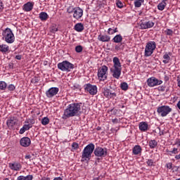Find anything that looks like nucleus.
I'll use <instances>...</instances> for the list:
<instances>
[{
    "label": "nucleus",
    "instance_id": "f257e3e1",
    "mask_svg": "<svg viewBox=\"0 0 180 180\" xmlns=\"http://www.w3.org/2000/svg\"><path fill=\"white\" fill-rule=\"evenodd\" d=\"M81 112V103H74L70 104L64 110L63 119H68V117H74Z\"/></svg>",
    "mask_w": 180,
    "mask_h": 180
},
{
    "label": "nucleus",
    "instance_id": "f03ea898",
    "mask_svg": "<svg viewBox=\"0 0 180 180\" xmlns=\"http://www.w3.org/2000/svg\"><path fill=\"white\" fill-rule=\"evenodd\" d=\"M112 63L113 66L110 69V71L112 74V77L119 79V78H120V75H122V63H120V60L117 57L113 58Z\"/></svg>",
    "mask_w": 180,
    "mask_h": 180
},
{
    "label": "nucleus",
    "instance_id": "7ed1b4c3",
    "mask_svg": "<svg viewBox=\"0 0 180 180\" xmlns=\"http://www.w3.org/2000/svg\"><path fill=\"white\" fill-rule=\"evenodd\" d=\"M3 40L7 42L8 44H12L15 42V34L10 28H6L2 32Z\"/></svg>",
    "mask_w": 180,
    "mask_h": 180
},
{
    "label": "nucleus",
    "instance_id": "20e7f679",
    "mask_svg": "<svg viewBox=\"0 0 180 180\" xmlns=\"http://www.w3.org/2000/svg\"><path fill=\"white\" fill-rule=\"evenodd\" d=\"M94 150L95 145H94V143H89L84 148L82 154V158L84 160H90Z\"/></svg>",
    "mask_w": 180,
    "mask_h": 180
},
{
    "label": "nucleus",
    "instance_id": "39448f33",
    "mask_svg": "<svg viewBox=\"0 0 180 180\" xmlns=\"http://www.w3.org/2000/svg\"><path fill=\"white\" fill-rule=\"evenodd\" d=\"M157 49V44L154 41H148L145 47V57H150L154 53V51Z\"/></svg>",
    "mask_w": 180,
    "mask_h": 180
},
{
    "label": "nucleus",
    "instance_id": "423d86ee",
    "mask_svg": "<svg viewBox=\"0 0 180 180\" xmlns=\"http://www.w3.org/2000/svg\"><path fill=\"white\" fill-rule=\"evenodd\" d=\"M58 70H60V71L70 72V71L74 70V64L68 60H64L58 64Z\"/></svg>",
    "mask_w": 180,
    "mask_h": 180
},
{
    "label": "nucleus",
    "instance_id": "0eeeda50",
    "mask_svg": "<svg viewBox=\"0 0 180 180\" xmlns=\"http://www.w3.org/2000/svg\"><path fill=\"white\" fill-rule=\"evenodd\" d=\"M157 112L158 115L162 116V117H165V116L169 115V113L172 112V108L168 105H162L158 108Z\"/></svg>",
    "mask_w": 180,
    "mask_h": 180
},
{
    "label": "nucleus",
    "instance_id": "6e6552de",
    "mask_svg": "<svg viewBox=\"0 0 180 180\" xmlns=\"http://www.w3.org/2000/svg\"><path fill=\"white\" fill-rule=\"evenodd\" d=\"M108 66L103 65L101 66L98 71V78L100 81H105L108 78Z\"/></svg>",
    "mask_w": 180,
    "mask_h": 180
},
{
    "label": "nucleus",
    "instance_id": "1a4fd4ad",
    "mask_svg": "<svg viewBox=\"0 0 180 180\" xmlns=\"http://www.w3.org/2000/svg\"><path fill=\"white\" fill-rule=\"evenodd\" d=\"M84 90L86 92H89L90 95L94 96L98 94V87L96 85H92L89 83L84 85Z\"/></svg>",
    "mask_w": 180,
    "mask_h": 180
},
{
    "label": "nucleus",
    "instance_id": "9d476101",
    "mask_svg": "<svg viewBox=\"0 0 180 180\" xmlns=\"http://www.w3.org/2000/svg\"><path fill=\"white\" fill-rule=\"evenodd\" d=\"M103 94L108 99H115L117 94L116 93L108 88H103L102 89Z\"/></svg>",
    "mask_w": 180,
    "mask_h": 180
},
{
    "label": "nucleus",
    "instance_id": "9b49d317",
    "mask_svg": "<svg viewBox=\"0 0 180 180\" xmlns=\"http://www.w3.org/2000/svg\"><path fill=\"white\" fill-rule=\"evenodd\" d=\"M94 155L96 157H106L108 155V148L97 147L94 150Z\"/></svg>",
    "mask_w": 180,
    "mask_h": 180
},
{
    "label": "nucleus",
    "instance_id": "f8f14e48",
    "mask_svg": "<svg viewBox=\"0 0 180 180\" xmlns=\"http://www.w3.org/2000/svg\"><path fill=\"white\" fill-rule=\"evenodd\" d=\"M161 84H162V80H159L155 77H152L147 79L148 86H150V87L157 86L158 85H161Z\"/></svg>",
    "mask_w": 180,
    "mask_h": 180
},
{
    "label": "nucleus",
    "instance_id": "ddd939ff",
    "mask_svg": "<svg viewBox=\"0 0 180 180\" xmlns=\"http://www.w3.org/2000/svg\"><path fill=\"white\" fill-rule=\"evenodd\" d=\"M60 89L58 87H51L48 91H46V96L47 98H53L58 94Z\"/></svg>",
    "mask_w": 180,
    "mask_h": 180
},
{
    "label": "nucleus",
    "instance_id": "4468645a",
    "mask_svg": "<svg viewBox=\"0 0 180 180\" xmlns=\"http://www.w3.org/2000/svg\"><path fill=\"white\" fill-rule=\"evenodd\" d=\"M8 168H10L11 171H20V169H22V164L19 162H13L8 163Z\"/></svg>",
    "mask_w": 180,
    "mask_h": 180
},
{
    "label": "nucleus",
    "instance_id": "2eb2a0df",
    "mask_svg": "<svg viewBox=\"0 0 180 180\" xmlns=\"http://www.w3.org/2000/svg\"><path fill=\"white\" fill-rule=\"evenodd\" d=\"M84 15V10L79 7H75V12L73 13V18L77 20L81 19Z\"/></svg>",
    "mask_w": 180,
    "mask_h": 180
},
{
    "label": "nucleus",
    "instance_id": "dca6fc26",
    "mask_svg": "<svg viewBox=\"0 0 180 180\" xmlns=\"http://www.w3.org/2000/svg\"><path fill=\"white\" fill-rule=\"evenodd\" d=\"M6 124L9 129H12L13 127L18 124V118H16V117H11L7 120Z\"/></svg>",
    "mask_w": 180,
    "mask_h": 180
},
{
    "label": "nucleus",
    "instance_id": "f3484780",
    "mask_svg": "<svg viewBox=\"0 0 180 180\" xmlns=\"http://www.w3.org/2000/svg\"><path fill=\"white\" fill-rule=\"evenodd\" d=\"M154 22L153 21H148V22H143L140 24V27L142 30L146 29H151V27H154Z\"/></svg>",
    "mask_w": 180,
    "mask_h": 180
},
{
    "label": "nucleus",
    "instance_id": "a211bd4d",
    "mask_svg": "<svg viewBox=\"0 0 180 180\" xmlns=\"http://www.w3.org/2000/svg\"><path fill=\"white\" fill-rule=\"evenodd\" d=\"M32 143L30 141V138L29 137H23L20 140V144L22 147H29Z\"/></svg>",
    "mask_w": 180,
    "mask_h": 180
},
{
    "label": "nucleus",
    "instance_id": "6ab92c4d",
    "mask_svg": "<svg viewBox=\"0 0 180 180\" xmlns=\"http://www.w3.org/2000/svg\"><path fill=\"white\" fill-rule=\"evenodd\" d=\"M33 6H34V3L28 1L27 4L23 6V11L25 12H30L32 9H33Z\"/></svg>",
    "mask_w": 180,
    "mask_h": 180
},
{
    "label": "nucleus",
    "instance_id": "aec40b11",
    "mask_svg": "<svg viewBox=\"0 0 180 180\" xmlns=\"http://www.w3.org/2000/svg\"><path fill=\"white\" fill-rule=\"evenodd\" d=\"M172 56V53L169 52V53H165V55L163 56V60L162 63L164 64H168L169 63V60H171V56Z\"/></svg>",
    "mask_w": 180,
    "mask_h": 180
},
{
    "label": "nucleus",
    "instance_id": "412c9836",
    "mask_svg": "<svg viewBox=\"0 0 180 180\" xmlns=\"http://www.w3.org/2000/svg\"><path fill=\"white\" fill-rule=\"evenodd\" d=\"M98 40H99V41H103V42L110 41V37L106 34H104V35L100 34L98 37Z\"/></svg>",
    "mask_w": 180,
    "mask_h": 180
},
{
    "label": "nucleus",
    "instance_id": "4be33fe9",
    "mask_svg": "<svg viewBox=\"0 0 180 180\" xmlns=\"http://www.w3.org/2000/svg\"><path fill=\"white\" fill-rule=\"evenodd\" d=\"M141 131H147L148 130V124L146 122H141L139 124Z\"/></svg>",
    "mask_w": 180,
    "mask_h": 180
},
{
    "label": "nucleus",
    "instance_id": "5701e85b",
    "mask_svg": "<svg viewBox=\"0 0 180 180\" xmlns=\"http://www.w3.org/2000/svg\"><path fill=\"white\" fill-rule=\"evenodd\" d=\"M32 127H33V125H32V124H24L23 127L20 129V134H23L25 131L29 130L30 129H32Z\"/></svg>",
    "mask_w": 180,
    "mask_h": 180
},
{
    "label": "nucleus",
    "instance_id": "b1692460",
    "mask_svg": "<svg viewBox=\"0 0 180 180\" xmlns=\"http://www.w3.org/2000/svg\"><path fill=\"white\" fill-rule=\"evenodd\" d=\"M84 29V24L81 22L77 23L74 27V30L76 32H83Z\"/></svg>",
    "mask_w": 180,
    "mask_h": 180
},
{
    "label": "nucleus",
    "instance_id": "393cba45",
    "mask_svg": "<svg viewBox=\"0 0 180 180\" xmlns=\"http://www.w3.org/2000/svg\"><path fill=\"white\" fill-rule=\"evenodd\" d=\"M0 51L1 53H3V54H6V53L9 51V46L6 44L0 45Z\"/></svg>",
    "mask_w": 180,
    "mask_h": 180
},
{
    "label": "nucleus",
    "instance_id": "a878e982",
    "mask_svg": "<svg viewBox=\"0 0 180 180\" xmlns=\"http://www.w3.org/2000/svg\"><path fill=\"white\" fill-rule=\"evenodd\" d=\"M142 151L141 146L136 145L133 148V154L134 155H139V154H141Z\"/></svg>",
    "mask_w": 180,
    "mask_h": 180
},
{
    "label": "nucleus",
    "instance_id": "bb28decb",
    "mask_svg": "<svg viewBox=\"0 0 180 180\" xmlns=\"http://www.w3.org/2000/svg\"><path fill=\"white\" fill-rule=\"evenodd\" d=\"M166 6L167 0H162V2L158 5V9H159V11H162L163 9H165Z\"/></svg>",
    "mask_w": 180,
    "mask_h": 180
},
{
    "label": "nucleus",
    "instance_id": "cd10ccee",
    "mask_svg": "<svg viewBox=\"0 0 180 180\" xmlns=\"http://www.w3.org/2000/svg\"><path fill=\"white\" fill-rule=\"evenodd\" d=\"M122 40H123V37H122L121 34H117L115 37H114L112 39V41H114V43H122Z\"/></svg>",
    "mask_w": 180,
    "mask_h": 180
},
{
    "label": "nucleus",
    "instance_id": "c85d7f7f",
    "mask_svg": "<svg viewBox=\"0 0 180 180\" xmlns=\"http://www.w3.org/2000/svg\"><path fill=\"white\" fill-rule=\"evenodd\" d=\"M39 19L42 21H45L49 19V15L46 12H41L39 13Z\"/></svg>",
    "mask_w": 180,
    "mask_h": 180
},
{
    "label": "nucleus",
    "instance_id": "c756f323",
    "mask_svg": "<svg viewBox=\"0 0 180 180\" xmlns=\"http://www.w3.org/2000/svg\"><path fill=\"white\" fill-rule=\"evenodd\" d=\"M148 146L150 148H155V147L158 146V142H157L155 139L150 140L148 143Z\"/></svg>",
    "mask_w": 180,
    "mask_h": 180
},
{
    "label": "nucleus",
    "instance_id": "7c9ffc66",
    "mask_svg": "<svg viewBox=\"0 0 180 180\" xmlns=\"http://www.w3.org/2000/svg\"><path fill=\"white\" fill-rule=\"evenodd\" d=\"M33 176L32 175H27V176H19L17 180H32Z\"/></svg>",
    "mask_w": 180,
    "mask_h": 180
},
{
    "label": "nucleus",
    "instance_id": "2f4dec72",
    "mask_svg": "<svg viewBox=\"0 0 180 180\" xmlns=\"http://www.w3.org/2000/svg\"><path fill=\"white\" fill-rule=\"evenodd\" d=\"M50 32L51 33H56V32H58V27H57V25L53 24L50 27Z\"/></svg>",
    "mask_w": 180,
    "mask_h": 180
},
{
    "label": "nucleus",
    "instance_id": "473e14b6",
    "mask_svg": "<svg viewBox=\"0 0 180 180\" xmlns=\"http://www.w3.org/2000/svg\"><path fill=\"white\" fill-rule=\"evenodd\" d=\"M49 123L50 120L49 119V117H44V118H42L41 124H43V126H47V124H49Z\"/></svg>",
    "mask_w": 180,
    "mask_h": 180
},
{
    "label": "nucleus",
    "instance_id": "72a5a7b5",
    "mask_svg": "<svg viewBox=\"0 0 180 180\" xmlns=\"http://www.w3.org/2000/svg\"><path fill=\"white\" fill-rule=\"evenodd\" d=\"M120 88L122 89V91H127V89H129V85L127 83L123 82L121 84Z\"/></svg>",
    "mask_w": 180,
    "mask_h": 180
},
{
    "label": "nucleus",
    "instance_id": "f704fd0d",
    "mask_svg": "<svg viewBox=\"0 0 180 180\" xmlns=\"http://www.w3.org/2000/svg\"><path fill=\"white\" fill-rule=\"evenodd\" d=\"M6 83L5 82H0V89H1V91H4V89H6Z\"/></svg>",
    "mask_w": 180,
    "mask_h": 180
},
{
    "label": "nucleus",
    "instance_id": "c9c22d12",
    "mask_svg": "<svg viewBox=\"0 0 180 180\" xmlns=\"http://www.w3.org/2000/svg\"><path fill=\"white\" fill-rule=\"evenodd\" d=\"M165 34H167V36H172V34H174V31H172L171 29H167L165 31Z\"/></svg>",
    "mask_w": 180,
    "mask_h": 180
},
{
    "label": "nucleus",
    "instance_id": "e433bc0d",
    "mask_svg": "<svg viewBox=\"0 0 180 180\" xmlns=\"http://www.w3.org/2000/svg\"><path fill=\"white\" fill-rule=\"evenodd\" d=\"M75 8L74 6H69L67 9L68 13H74Z\"/></svg>",
    "mask_w": 180,
    "mask_h": 180
},
{
    "label": "nucleus",
    "instance_id": "4c0bfd02",
    "mask_svg": "<svg viewBox=\"0 0 180 180\" xmlns=\"http://www.w3.org/2000/svg\"><path fill=\"white\" fill-rule=\"evenodd\" d=\"M112 30V28H109L108 31V34H115V33H117V27H115L113 30L114 32H110Z\"/></svg>",
    "mask_w": 180,
    "mask_h": 180
},
{
    "label": "nucleus",
    "instance_id": "58836bf2",
    "mask_svg": "<svg viewBox=\"0 0 180 180\" xmlns=\"http://www.w3.org/2000/svg\"><path fill=\"white\" fill-rule=\"evenodd\" d=\"M27 124H34V120L27 119L25 122Z\"/></svg>",
    "mask_w": 180,
    "mask_h": 180
},
{
    "label": "nucleus",
    "instance_id": "ea45409f",
    "mask_svg": "<svg viewBox=\"0 0 180 180\" xmlns=\"http://www.w3.org/2000/svg\"><path fill=\"white\" fill-rule=\"evenodd\" d=\"M72 150H78V148H79V145L76 142H74L72 144Z\"/></svg>",
    "mask_w": 180,
    "mask_h": 180
},
{
    "label": "nucleus",
    "instance_id": "a19ab883",
    "mask_svg": "<svg viewBox=\"0 0 180 180\" xmlns=\"http://www.w3.org/2000/svg\"><path fill=\"white\" fill-rule=\"evenodd\" d=\"M143 4L142 1H135L134 2V6L135 8H140V6H141V4Z\"/></svg>",
    "mask_w": 180,
    "mask_h": 180
},
{
    "label": "nucleus",
    "instance_id": "79ce46f5",
    "mask_svg": "<svg viewBox=\"0 0 180 180\" xmlns=\"http://www.w3.org/2000/svg\"><path fill=\"white\" fill-rule=\"evenodd\" d=\"M75 51L77 53H81L82 51V46L79 45L75 47Z\"/></svg>",
    "mask_w": 180,
    "mask_h": 180
},
{
    "label": "nucleus",
    "instance_id": "37998d69",
    "mask_svg": "<svg viewBox=\"0 0 180 180\" xmlns=\"http://www.w3.org/2000/svg\"><path fill=\"white\" fill-rule=\"evenodd\" d=\"M146 164L148 165V167H153V165H154V161L153 160H148Z\"/></svg>",
    "mask_w": 180,
    "mask_h": 180
},
{
    "label": "nucleus",
    "instance_id": "c03bdc74",
    "mask_svg": "<svg viewBox=\"0 0 180 180\" xmlns=\"http://www.w3.org/2000/svg\"><path fill=\"white\" fill-rule=\"evenodd\" d=\"M116 5L117 6V8H123V3H122V1H117Z\"/></svg>",
    "mask_w": 180,
    "mask_h": 180
},
{
    "label": "nucleus",
    "instance_id": "a18cd8bd",
    "mask_svg": "<svg viewBox=\"0 0 180 180\" xmlns=\"http://www.w3.org/2000/svg\"><path fill=\"white\" fill-rule=\"evenodd\" d=\"M15 85L13 84H10L8 86V91H15Z\"/></svg>",
    "mask_w": 180,
    "mask_h": 180
},
{
    "label": "nucleus",
    "instance_id": "49530a36",
    "mask_svg": "<svg viewBox=\"0 0 180 180\" xmlns=\"http://www.w3.org/2000/svg\"><path fill=\"white\" fill-rule=\"evenodd\" d=\"M166 168H167V169H172V162L167 163Z\"/></svg>",
    "mask_w": 180,
    "mask_h": 180
},
{
    "label": "nucleus",
    "instance_id": "de8ad7c7",
    "mask_svg": "<svg viewBox=\"0 0 180 180\" xmlns=\"http://www.w3.org/2000/svg\"><path fill=\"white\" fill-rule=\"evenodd\" d=\"M169 153H171V154H178V148H174Z\"/></svg>",
    "mask_w": 180,
    "mask_h": 180
},
{
    "label": "nucleus",
    "instance_id": "09e8293b",
    "mask_svg": "<svg viewBox=\"0 0 180 180\" xmlns=\"http://www.w3.org/2000/svg\"><path fill=\"white\" fill-rule=\"evenodd\" d=\"M16 60H22V56L21 55H17L15 56Z\"/></svg>",
    "mask_w": 180,
    "mask_h": 180
},
{
    "label": "nucleus",
    "instance_id": "8fccbe9b",
    "mask_svg": "<svg viewBox=\"0 0 180 180\" xmlns=\"http://www.w3.org/2000/svg\"><path fill=\"white\" fill-rule=\"evenodd\" d=\"M159 91H162V92H164V91H165V86L159 87Z\"/></svg>",
    "mask_w": 180,
    "mask_h": 180
},
{
    "label": "nucleus",
    "instance_id": "3c124183",
    "mask_svg": "<svg viewBox=\"0 0 180 180\" xmlns=\"http://www.w3.org/2000/svg\"><path fill=\"white\" fill-rule=\"evenodd\" d=\"M25 160H30V158H32V156L30 155H27L25 157Z\"/></svg>",
    "mask_w": 180,
    "mask_h": 180
},
{
    "label": "nucleus",
    "instance_id": "603ef678",
    "mask_svg": "<svg viewBox=\"0 0 180 180\" xmlns=\"http://www.w3.org/2000/svg\"><path fill=\"white\" fill-rule=\"evenodd\" d=\"M0 9H4V3L0 0Z\"/></svg>",
    "mask_w": 180,
    "mask_h": 180
},
{
    "label": "nucleus",
    "instance_id": "864d4df0",
    "mask_svg": "<svg viewBox=\"0 0 180 180\" xmlns=\"http://www.w3.org/2000/svg\"><path fill=\"white\" fill-rule=\"evenodd\" d=\"M175 159H176V160H180V153H179V155H176L175 156Z\"/></svg>",
    "mask_w": 180,
    "mask_h": 180
},
{
    "label": "nucleus",
    "instance_id": "5fc2aeb1",
    "mask_svg": "<svg viewBox=\"0 0 180 180\" xmlns=\"http://www.w3.org/2000/svg\"><path fill=\"white\" fill-rule=\"evenodd\" d=\"M53 180H63V179L61 177H56Z\"/></svg>",
    "mask_w": 180,
    "mask_h": 180
},
{
    "label": "nucleus",
    "instance_id": "6e6d98bb",
    "mask_svg": "<svg viewBox=\"0 0 180 180\" xmlns=\"http://www.w3.org/2000/svg\"><path fill=\"white\" fill-rule=\"evenodd\" d=\"M177 84H178V86L180 88V79H177Z\"/></svg>",
    "mask_w": 180,
    "mask_h": 180
},
{
    "label": "nucleus",
    "instance_id": "4d7b16f0",
    "mask_svg": "<svg viewBox=\"0 0 180 180\" xmlns=\"http://www.w3.org/2000/svg\"><path fill=\"white\" fill-rule=\"evenodd\" d=\"M176 144H177V146H180V140L178 139L176 141Z\"/></svg>",
    "mask_w": 180,
    "mask_h": 180
},
{
    "label": "nucleus",
    "instance_id": "13d9d810",
    "mask_svg": "<svg viewBox=\"0 0 180 180\" xmlns=\"http://www.w3.org/2000/svg\"><path fill=\"white\" fill-rule=\"evenodd\" d=\"M177 108L180 110V101L177 103Z\"/></svg>",
    "mask_w": 180,
    "mask_h": 180
},
{
    "label": "nucleus",
    "instance_id": "bf43d9fd",
    "mask_svg": "<svg viewBox=\"0 0 180 180\" xmlns=\"http://www.w3.org/2000/svg\"><path fill=\"white\" fill-rule=\"evenodd\" d=\"M112 123H116L117 122V119H113L112 120Z\"/></svg>",
    "mask_w": 180,
    "mask_h": 180
},
{
    "label": "nucleus",
    "instance_id": "052dcab7",
    "mask_svg": "<svg viewBox=\"0 0 180 180\" xmlns=\"http://www.w3.org/2000/svg\"><path fill=\"white\" fill-rule=\"evenodd\" d=\"M115 50H119V46H115Z\"/></svg>",
    "mask_w": 180,
    "mask_h": 180
},
{
    "label": "nucleus",
    "instance_id": "680f3d73",
    "mask_svg": "<svg viewBox=\"0 0 180 180\" xmlns=\"http://www.w3.org/2000/svg\"><path fill=\"white\" fill-rule=\"evenodd\" d=\"M93 180H99V177H96V178L93 179Z\"/></svg>",
    "mask_w": 180,
    "mask_h": 180
},
{
    "label": "nucleus",
    "instance_id": "e2e57ef3",
    "mask_svg": "<svg viewBox=\"0 0 180 180\" xmlns=\"http://www.w3.org/2000/svg\"><path fill=\"white\" fill-rule=\"evenodd\" d=\"M160 136L164 135V132H160Z\"/></svg>",
    "mask_w": 180,
    "mask_h": 180
},
{
    "label": "nucleus",
    "instance_id": "0e129e2a",
    "mask_svg": "<svg viewBox=\"0 0 180 180\" xmlns=\"http://www.w3.org/2000/svg\"><path fill=\"white\" fill-rule=\"evenodd\" d=\"M97 130H101V127H98L97 128Z\"/></svg>",
    "mask_w": 180,
    "mask_h": 180
},
{
    "label": "nucleus",
    "instance_id": "69168bd1",
    "mask_svg": "<svg viewBox=\"0 0 180 180\" xmlns=\"http://www.w3.org/2000/svg\"><path fill=\"white\" fill-rule=\"evenodd\" d=\"M110 32H114L113 29H112V30H110Z\"/></svg>",
    "mask_w": 180,
    "mask_h": 180
}]
</instances>
